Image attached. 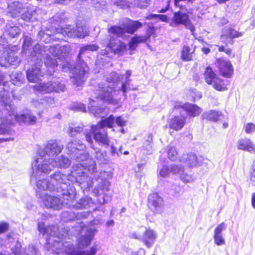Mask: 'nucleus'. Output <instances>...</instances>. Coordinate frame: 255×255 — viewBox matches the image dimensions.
<instances>
[{
	"label": "nucleus",
	"mask_w": 255,
	"mask_h": 255,
	"mask_svg": "<svg viewBox=\"0 0 255 255\" xmlns=\"http://www.w3.org/2000/svg\"><path fill=\"white\" fill-rule=\"evenodd\" d=\"M68 53L69 48L65 46H45L38 43L34 46L31 55L33 60H37L36 63L41 65L44 59L45 65L48 67V72L52 75L56 68L60 65L58 62L62 61Z\"/></svg>",
	"instance_id": "f257e3e1"
},
{
	"label": "nucleus",
	"mask_w": 255,
	"mask_h": 255,
	"mask_svg": "<svg viewBox=\"0 0 255 255\" xmlns=\"http://www.w3.org/2000/svg\"><path fill=\"white\" fill-rule=\"evenodd\" d=\"M38 228L39 232L43 235H47L48 236L46 242L48 245H52V248H55L56 253L60 255L64 252L66 255H95L98 249L97 245L93 246L90 251L80 252L78 251L73 245L69 242L62 243L60 241V237L57 238L56 231L57 228L55 226L45 227L43 222H39L38 224Z\"/></svg>",
	"instance_id": "f03ea898"
},
{
	"label": "nucleus",
	"mask_w": 255,
	"mask_h": 255,
	"mask_svg": "<svg viewBox=\"0 0 255 255\" xmlns=\"http://www.w3.org/2000/svg\"><path fill=\"white\" fill-rule=\"evenodd\" d=\"M82 164L74 165L72 166L71 173L68 175L63 174L60 171L55 172L50 175V182L56 188L63 187L68 189L70 186H73L70 182L78 183L79 184L87 183V186L91 185V177L85 176V171H83Z\"/></svg>",
	"instance_id": "7ed1b4c3"
},
{
	"label": "nucleus",
	"mask_w": 255,
	"mask_h": 255,
	"mask_svg": "<svg viewBox=\"0 0 255 255\" xmlns=\"http://www.w3.org/2000/svg\"><path fill=\"white\" fill-rule=\"evenodd\" d=\"M61 195L56 196L48 194H42L37 192V197L41 200L44 206L47 209L53 210H60L63 207L71 208L73 200L76 198V189L74 186H70L68 189L62 187L57 188L56 191Z\"/></svg>",
	"instance_id": "20e7f679"
},
{
	"label": "nucleus",
	"mask_w": 255,
	"mask_h": 255,
	"mask_svg": "<svg viewBox=\"0 0 255 255\" xmlns=\"http://www.w3.org/2000/svg\"><path fill=\"white\" fill-rule=\"evenodd\" d=\"M98 48L99 46L96 44H88L81 47L78 54L77 65L73 68L68 62L62 64L61 68L63 71L71 72L70 80L74 84L77 86L81 85L87 77L89 68L86 63L83 60L82 55L89 51H96Z\"/></svg>",
	"instance_id": "39448f33"
},
{
	"label": "nucleus",
	"mask_w": 255,
	"mask_h": 255,
	"mask_svg": "<svg viewBox=\"0 0 255 255\" xmlns=\"http://www.w3.org/2000/svg\"><path fill=\"white\" fill-rule=\"evenodd\" d=\"M3 97L1 98V101L4 104V105H2V109L0 110L1 118H2V115L4 113L5 114H8V116L3 118L2 122L5 123V127L8 126L11 129L10 126L13 125L14 120L18 122L20 124H24L25 125H34L36 122L37 118L34 116L30 111H28L25 113L18 115L17 113L15 111V107L14 105L12 104L11 102H8V101H5ZM11 134L12 135L13 131L12 129Z\"/></svg>",
	"instance_id": "423d86ee"
},
{
	"label": "nucleus",
	"mask_w": 255,
	"mask_h": 255,
	"mask_svg": "<svg viewBox=\"0 0 255 255\" xmlns=\"http://www.w3.org/2000/svg\"><path fill=\"white\" fill-rule=\"evenodd\" d=\"M114 117L110 115L108 118L101 120L96 125L91 126V131L85 134L86 140L92 143V136L96 141L102 145L108 147L110 146V140L108 136L107 131L104 128L105 127L112 128L114 125Z\"/></svg>",
	"instance_id": "0eeeda50"
},
{
	"label": "nucleus",
	"mask_w": 255,
	"mask_h": 255,
	"mask_svg": "<svg viewBox=\"0 0 255 255\" xmlns=\"http://www.w3.org/2000/svg\"><path fill=\"white\" fill-rule=\"evenodd\" d=\"M53 163V158L40 155L39 153L37 158L32 163V173L31 176V181H36L39 173H49L55 168Z\"/></svg>",
	"instance_id": "6e6552de"
},
{
	"label": "nucleus",
	"mask_w": 255,
	"mask_h": 255,
	"mask_svg": "<svg viewBox=\"0 0 255 255\" xmlns=\"http://www.w3.org/2000/svg\"><path fill=\"white\" fill-rule=\"evenodd\" d=\"M85 148V145L77 139L69 141L66 147L67 153L70 158L78 162L84 161L89 158V154Z\"/></svg>",
	"instance_id": "1a4fd4ad"
},
{
	"label": "nucleus",
	"mask_w": 255,
	"mask_h": 255,
	"mask_svg": "<svg viewBox=\"0 0 255 255\" xmlns=\"http://www.w3.org/2000/svg\"><path fill=\"white\" fill-rule=\"evenodd\" d=\"M109 33V35L107 36L106 39L102 41V43L106 45L107 48L102 50L101 54L103 55L110 57L109 50L118 54L123 52L126 49V45L119 39L115 38V36L118 37L117 35Z\"/></svg>",
	"instance_id": "9d476101"
},
{
	"label": "nucleus",
	"mask_w": 255,
	"mask_h": 255,
	"mask_svg": "<svg viewBox=\"0 0 255 255\" xmlns=\"http://www.w3.org/2000/svg\"><path fill=\"white\" fill-rule=\"evenodd\" d=\"M142 26V23L139 21L129 20L128 22L125 24L123 27L116 25L111 26L110 27H108V31L117 36H122L126 33L133 34Z\"/></svg>",
	"instance_id": "9b49d317"
},
{
	"label": "nucleus",
	"mask_w": 255,
	"mask_h": 255,
	"mask_svg": "<svg viewBox=\"0 0 255 255\" xmlns=\"http://www.w3.org/2000/svg\"><path fill=\"white\" fill-rule=\"evenodd\" d=\"M55 32L56 35L61 34L71 38H84L87 35L86 27L81 22L76 23L75 27L72 25H68L65 28L58 27Z\"/></svg>",
	"instance_id": "f8f14e48"
},
{
	"label": "nucleus",
	"mask_w": 255,
	"mask_h": 255,
	"mask_svg": "<svg viewBox=\"0 0 255 255\" xmlns=\"http://www.w3.org/2000/svg\"><path fill=\"white\" fill-rule=\"evenodd\" d=\"M115 86V83L112 80L111 81L107 80L106 82L99 84V89L97 90L98 97L113 104L117 103V101L114 98L115 92L113 89Z\"/></svg>",
	"instance_id": "ddd939ff"
},
{
	"label": "nucleus",
	"mask_w": 255,
	"mask_h": 255,
	"mask_svg": "<svg viewBox=\"0 0 255 255\" xmlns=\"http://www.w3.org/2000/svg\"><path fill=\"white\" fill-rule=\"evenodd\" d=\"M65 83L61 80L50 81L46 83H40L34 86L35 90L46 93L52 92H63L65 90Z\"/></svg>",
	"instance_id": "4468645a"
},
{
	"label": "nucleus",
	"mask_w": 255,
	"mask_h": 255,
	"mask_svg": "<svg viewBox=\"0 0 255 255\" xmlns=\"http://www.w3.org/2000/svg\"><path fill=\"white\" fill-rule=\"evenodd\" d=\"M63 149V145L60 140L52 139L46 143L40 153V155L54 158L62 152Z\"/></svg>",
	"instance_id": "2eb2a0df"
},
{
	"label": "nucleus",
	"mask_w": 255,
	"mask_h": 255,
	"mask_svg": "<svg viewBox=\"0 0 255 255\" xmlns=\"http://www.w3.org/2000/svg\"><path fill=\"white\" fill-rule=\"evenodd\" d=\"M20 60L17 53L7 48L3 47L0 43V64L5 65L6 63L17 66Z\"/></svg>",
	"instance_id": "dca6fc26"
},
{
	"label": "nucleus",
	"mask_w": 255,
	"mask_h": 255,
	"mask_svg": "<svg viewBox=\"0 0 255 255\" xmlns=\"http://www.w3.org/2000/svg\"><path fill=\"white\" fill-rule=\"evenodd\" d=\"M204 76L206 83L213 85V87L216 90L220 91H224L227 90L223 81L218 77L217 75L210 67L206 68Z\"/></svg>",
	"instance_id": "f3484780"
},
{
	"label": "nucleus",
	"mask_w": 255,
	"mask_h": 255,
	"mask_svg": "<svg viewBox=\"0 0 255 255\" xmlns=\"http://www.w3.org/2000/svg\"><path fill=\"white\" fill-rule=\"evenodd\" d=\"M130 237L142 241L148 248H150L154 243L157 235L153 230L148 229L145 231L143 235L136 232L131 233Z\"/></svg>",
	"instance_id": "a211bd4d"
},
{
	"label": "nucleus",
	"mask_w": 255,
	"mask_h": 255,
	"mask_svg": "<svg viewBox=\"0 0 255 255\" xmlns=\"http://www.w3.org/2000/svg\"><path fill=\"white\" fill-rule=\"evenodd\" d=\"M163 199L157 193H153L148 197L147 206L155 214H160L164 209Z\"/></svg>",
	"instance_id": "6ab92c4d"
},
{
	"label": "nucleus",
	"mask_w": 255,
	"mask_h": 255,
	"mask_svg": "<svg viewBox=\"0 0 255 255\" xmlns=\"http://www.w3.org/2000/svg\"><path fill=\"white\" fill-rule=\"evenodd\" d=\"M39 10L35 6L27 5L20 15V18L25 22H32L37 21L38 19Z\"/></svg>",
	"instance_id": "aec40b11"
},
{
	"label": "nucleus",
	"mask_w": 255,
	"mask_h": 255,
	"mask_svg": "<svg viewBox=\"0 0 255 255\" xmlns=\"http://www.w3.org/2000/svg\"><path fill=\"white\" fill-rule=\"evenodd\" d=\"M242 33L238 32L231 27H225L223 29V32L221 36V42L225 43L226 46L228 44L232 45L234 43L233 39L241 36Z\"/></svg>",
	"instance_id": "412c9836"
},
{
	"label": "nucleus",
	"mask_w": 255,
	"mask_h": 255,
	"mask_svg": "<svg viewBox=\"0 0 255 255\" xmlns=\"http://www.w3.org/2000/svg\"><path fill=\"white\" fill-rule=\"evenodd\" d=\"M175 109H180V112L181 114L182 111H185L191 117H195L198 116L202 112L201 109L195 104H192L188 103L182 105H176L174 106Z\"/></svg>",
	"instance_id": "4be33fe9"
},
{
	"label": "nucleus",
	"mask_w": 255,
	"mask_h": 255,
	"mask_svg": "<svg viewBox=\"0 0 255 255\" xmlns=\"http://www.w3.org/2000/svg\"><path fill=\"white\" fill-rule=\"evenodd\" d=\"M220 73L225 77L230 78L233 73V68L231 62L224 59H218L217 62Z\"/></svg>",
	"instance_id": "5701e85b"
},
{
	"label": "nucleus",
	"mask_w": 255,
	"mask_h": 255,
	"mask_svg": "<svg viewBox=\"0 0 255 255\" xmlns=\"http://www.w3.org/2000/svg\"><path fill=\"white\" fill-rule=\"evenodd\" d=\"M37 178L36 181H33L32 182L31 181V183L34 182L36 183V186L37 188V190H36V196H37V192H39L41 194H47V193H45L46 190H49L50 191H55L57 188H56L53 185H52L50 181L47 179H43V180H39L37 181Z\"/></svg>",
	"instance_id": "b1692460"
},
{
	"label": "nucleus",
	"mask_w": 255,
	"mask_h": 255,
	"mask_svg": "<svg viewBox=\"0 0 255 255\" xmlns=\"http://www.w3.org/2000/svg\"><path fill=\"white\" fill-rule=\"evenodd\" d=\"M41 66V64L36 63L34 67L27 71V78L29 82L36 83L40 80V77L42 76Z\"/></svg>",
	"instance_id": "393cba45"
},
{
	"label": "nucleus",
	"mask_w": 255,
	"mask_h": 255,
	"mask_svg": "<svg viewBox=\"0 0 255 255\" xmlns=\"http://www.w3.org/2000/svg\"><path fill=\"white\" fill-rule=\"evenodd\" d=\"M25 8L22 3L19 1H14L8 5V15L13 17L19 16Z\"/></svg>",
	"instance_id": "a878e982"
},
{
	"label": "nucleus",
	"mask_w": 255,
	"mask_h": 255,
	"mask_svg": "<svg viewBox=\"0 0 255 255\" xmlns=\"http://www.w3.org/2000/svg\"><path fill=\"white\" fill-rule=\"evenodd\" d=\"M96 230L95 229L87 230L84 235L81 236L78 239V246L80 248H85L90 245Z\"/></svg>",
	"instance_id": "bb28decb"
},
{
	"label": "nucleus",
	"mask_w": 255,
	"mask_h": 255,
	"mask_svg": "<svg viewBox=\"0 0 255 255\" xmlns=\"http://www.w3.org/2000/svg\"><path fill=\"white\" fill-rule=\"evenodd\" d=\"M188 15L181 11L175 12L173 13V16L169 23L170 26L175 27L179 24H183L186 20H188Z\"/></svg>",
	"instance_id": "cd10ccee"
},
{
	"label": "nucleus",
	"mask_w": 255,
	"mask_h": 255,
	"mask_svg": "<svg viewBox=\"0 0 255 255\" xmlns=\"http://www.w3.org/2000/svg\"><path fill=\"white\" fill-rule=\"evenodd\" d=\"M237 147L239 149L255 153V144L249 138L240 139L238 141Z\"/></svg>",
	"instance_id": "c85d7f7f"
},
{
	"label": "nucleus",
	"mask_w": 255,
	"mask_h": 255,
	"mask_svg": "<svg viewBox=\"0 0 255 255\" xmlns=\"http://www.w3.org/2000/svg\"><path fill=\"white\" fill-rule=\"evenodd\" d=\"M182 171V166L176 165H171L170 166L163 165L159 170V175L162 177H167L170 173L173 174H180Z\"/></svg>",
	"instance_id": "c756f323"
},
{
	"label": "nucleus",
	"mask_w": 255,
	"mask_h": 255,
	"mask_svg": "<svg viewBox=\"0 0 255 255\" xmlns=\"http://www.w3.org/2000/svg\"><path fill=\"white\" fill-rule=\"evenodd\" d=\"M186 123V118L183 116H175L169 121L170 128L176 131L181 129Z\"/></svg>",
	"instance_id": "7c9ffc66"
},
{
	"label": "nucleus",
	"mask_w": 255,
	"mask_h": 255,
	"mask_svg": "<svg viewBox=\"0 0 255 255\" xmlns=\"http://www.w3.org/2000/svg\"><path fill=\"white\" fill-rule=\"evenodd\" d=\"M75 200V199L73 200L71 207L75 209H86L94 204L92 199L87 196L81 198L78 202L74 204Z\"/></svg>",
	"instance_id": "2f4dec72"
},
{
	"label": "nucleus",
	"mask_w": 255,
	"mask_h": 255,
	"mask_svg": "<svg viewBox=\"0 0 255 255\" xmlns=\"http://www.w3.org/2000/svg\"><path fill=\"white\" fill-rule=\"evenodd\" d=\"M180 161L184 163L189 167H195L198 164L197 156L193 153L183 154L180 157Z\"/></svg>",
	"instance_id": "473e14b6"
},
{
	"label": "nucleus",
	"mask_w": 255,
	"mask_h": 255,
	"mask_svg": "<svg viewBox=\"0 0 255 255\" xmlns=\"http://www.w3.org/2000/svg\"><path fill=\"white\" fill-rule=\"evenodd\" d=\"M82 164L83 166V171H85V175L88 176L89 177H93L94 174L97 173L96 163L95 160L93 159H90L88 163H86V165H85L83 163H78V164Z\"/></svg>",
	"instance_id": "72a5a7b5"
},
{
	"label": "nucleus",
	"mask_w": 255,
	"mask_h": 255,
	"mask_svg": "<svg viewBox=\"0 0 255 255\" xmlns=\"http://www.w3.org/2000/svg\"><path fill=\"white\" fill-rule=\"evenodd\" d=\"M54 99L52 97H44L40 100H33V105L35 107L41 108L42 107L46 108L50 107L54 104Z\"/></svg>",
	"instance_id": "f704fd0d"
},
{
	"label": "nucleus",
	"mask_w": 255,
	"mask_h": 255,
	"mask_svg": "<svg viewBox=\"0 0 255 255\" xmlns=\"http://www.w3.org/2000/svg\"><path fill=\"white\" fill-rule=\"evenodd\" d=\"M53 164L55 167L66 168L70 165V161L67 157L61 155L58 158H54Z\"/></svg>",
	"instance_id": "c9c22d12"
},
{
	"label": "nucleus",
	"mask_w": 255,
	"mask_h": 255,
	"mask_svg": "<svg viewBox=\"0 0 255 255\" xmlns=\"http://www.w3.org/2000/svg\"><path fill=\"white\" fill-rule=\"evenodd\" d=\"M194 51L195 47L192 48L189 46H184L181 51V59L185 61L191 60Z\"/></svg>",
	"instance_id": "e433bc0d"
},
{
	"label": "nucleus",
	"mask_w": 255,
	"mask_h": 255,
	"mask_svg": "<svg viewBox=\"0 0 255 255\" xmlns=\"http://www.w3.org/2000/svg\"><path fill=\"white\" fill-rule=\"evenodd\" d=\"M146 42L145 37L139 35H135L131 38L128 43L129 49L131 50H134L137 47L139 43Z\"/></svg>",
	"instance_id": "4c0bfd02"
},
{
	"label": "nucleus",
	"mask_w": 255,
	"mask_h": 255,
	"mask_svg": "<svg viewBox=\"0 0 255 255\" xmlns=\"http://www.w3.org/2000/svg\"><path fill=\"white\" fill-rule=\"evenodd\" d=\"M221 116V112L215 110H211L203 113L202 117L203 119H205L207 120L217 122L219 119V117Z\"/></svg>",
	"instance_id": "58836bf2"
},
{
	"label": "nucleus",
	"mask_w": 255,
	"mask_h": 255,
	"mask_svg": "<svg viewBox=\"0 0 255 255\" xmlns=\"http://www.w3.org/2000/svg\"><path fill=\"white\" fill-rule=\"evenodd\" d=\"M113 176V174H112V172H111V171H104L103 172H101L99 174V175H98L97 176H96L95 175V174H94V175H93V177H90L91 178V185L90 186H87V183H84V184H85L84 185V187H90L91 186H92V184H93V180L94 179H95V180H97L99 178H101L102 180H106L107 179H110Z\"/></svg>",
	"instance_id": "ea45409f"
},
{
	"label": "nucleus",
	"mask_w": 255,
	"mask_h": 255,
	"mask_svg": "<svg viewBox=\"0 0 255 255\" xmlns=\"http://www.w3.org/2000/svg\"><path fill=\"white\" fill-rule=\"evenodd\" d=\"M5 32L11 37H15L20 33V29L12 23H8L5 27Z\"/></svg>",
	"instance_id": "a19ab883"
},
{
	"label": "nucleus",
	"mask_w": 255,
	"mask_h": 255,
	"mask_svg": "<svg viewBox=\"0 0 255 255\" xmlns=\"http://www.w3.org/2000/svg\"><path fill=\"white\" fill-rule=\"evenodd\" d=\"M91 147L95 150V158L98 160L100 164H107L108 163V160L107 158V154L105 151H102L100 149Z\"/></svg>",
	"instance_id": "79ce46f5"
},
{
	"label": "nucleus",
	"mask_w": 255,
	"mask_h": 255,
	"mask_svg": "<svg viewBox=\"0 0 255 255\" xmlns=\"http://www.w3.org/2000/svg\"><path fill=\"white\" fill-rule=\"evenodd\" d=\"M8 83H9L8 82L3 81V75H0V85L1 84H2V85L3 86V90H4V93L2 95H0V110H1V109H2V105H4V104L3 103V102L1 100L2 97H3V96H4L5 98H3V99L5 101H6V100H7L8 102H10L9 97H8V94H7L8 89L6 88V86H7V85Z\"/></svg>",
	"instance_id": "37998d69"
},
{
	"label": "nucleus",
	"mask_w": 255,
	"mask_h": 255,
	"mask_svg": "<svg viewBox=\"0 0 255 255\" xmlns=\"http://www.w3.org/2000/svg\"><path fill=\"white\" fill-rule=\"evenodd\" d=\"M11 134V130L9 127L7 126L5 127V123L4 122H2L0 124V134ZM13 138H0V143H1L3 141H8L10 140H13Z\"/></svg>",
	"instance_id": "c03bdc74"
},
{
	"label": "nucleus",
	"mask_w": 255,
	"mask_h": 255,
	"mask_svg": "<svg viewBox=\"0 0 255 255\" xmlns=\"http://www.w3.org/2000/svg\"><path fill=\"white\" fill-rule=\"evenodd\" d=\"M88 108L90 113L94 114L95 117H104V114H102L104 111L103 108L94 106L91 102H90L88 104Z\"/></svg>",
	"instance_id": "a18cd8bd"
},
{
	"label": "nucleus",
	"mask_w": 255,
	"mask_h": 255,
	"mask_svg": "<svg viewBox=\"0 0 255 255\" xmlns=\"http://www.w3.org/2000/svg\"><path fill=\"white\" fill-rule=\"evenodd\" d=\"M32 39L27 35L23 36L22 51L27 53L26 51L29 49L32 44Z\"/></svg>",
	"instance_id": "49530a36"
},
{
	"label": "nucleus",
	"mask_w": 255,
	"mask_h": 255,
	"mask_svg": "<svg viewBox=\"0 0 255 255\" xmlns=\"http://www.w3.org/2000/svg\"><path fill=\"white\" fill-rule=\"evenodd\" d=\"M62 219L64 222L74 221L77 219V213L73 212H64L62 214Z\"/></svg>",
	"instance_id": "de8ad7c7"
},
{
	"label": "nucleus",
	"mask_w": 255,
	"mask_h": 255,
	"mask_svg": "<svg viewBox=\"0 0 255 255\" xmlns=\"http://www.w3.org/2000/svg\"><path fill=\"white\" fill-rule=\"evenodd\" d=\"M152 137L151 135H149L143 143V147L146 150L145 153L150 154L152 151Z\"/></svg>",
	"instance_id": "09e8293b"
},
{
	"label": "nucleus",
	"mask_w": 255,
	"mask_h": 255,
	"mask_svg": "<svg viewBox=\"0 0 255 255\" xmlns=\"http://www.w3.org/2000/svg\"><path fill=\"white\" fill-rule=\"evenodd\" d=\"M167 155L168 158L172 161H175L177 157V151L175 147L172 144L168 146Z\"/></svg>",
	"instance_id": "8fccbe9b"
},
{
	"label": "nucleus",
	"mask_w": 255,
	"mask_h": 255,
	"mask_svg": "<svg viewBox=\"0 0 255 255\" xmlns=\"http://www.w3.org/2000/svg\"><path fill=\"white\" fill-rule=\"evenodd\" d=\"M88 1L91 6L98 10L102 8L106 3V0H88Z\"/></svg>",
	"instance_id": "3c124183"
},
{
	"label": "nucleus",
	"mask_w": 255,
	"mask_h": 255,
	"mask_svg": "<svg viewBox=\"0 0 255 255\" xmlns=\"http://www.w3.org/2000/svg\"><path fill=\"white\" fill-rule=\"evenodd\" d=\"M150 0H134V4L139 8H146L150 4Z\"/></svg>",
	"instance_id": "603ef678"
},
{
	"label": "nucleus",
	"mask_w": 255,
	"mask_h": 255,
	"mask_svg": "<svg viewBox=\"0 0 255 255\" xmlns=\"http://www.w3.org/2000/svg\"><path fill=\"white\" fill-rule=\"evenodd\" d=\"M180 176L181 180L184 183H190L194 181V178L191 175L188 174L183 172V168L182 167V171L178 174Z\"/></svg>",
	"instance_id": "864d4df0"
},
{
	"label": "nucleus",
	"mask_w": 255,
	"mask_h": 255,
	"mask_svg": "<svg viewBox=\"0 0 255 255\" xmlns=\"http://www.w3.org/2000/svg\"><path fill=\"white\" fill-rule=\"evenodd\" d=\"M130 80H125V81L122 82L121 90L122 91L124 95H125L126 92L129 90H132L133 88L131 87V85L130 84Z\"/></svg>",
	"instance_id": "5fc2aeb1"
},
{
	"label": "nucleus",
	"mask_w": 255,
	"mask_h": 255,
	"mask_svg": "<svg viewBox=\"0 0 255 255\" xmlns=\"http://www.w3.org/2000/svg\"><path fill=\"white\" fill-rule=\"evenodd\" d=\"M214 240L215 243L218 246H222L225 244V241L222 235L214 234Z\"/></svg>",
	"instance_id": "6e6d98bb"
},
{
	"label": "nucleus",
	"mask_w": 255,
	"mask_h": 255,
	"mask_svg": "<svg viewBox=\"0 0 255 255\" xmlns=\"http://www.w3.org/2000/svg\"><path fill=\"white\" fill-rule=\"evenodd\" d=\"M244 128L247 133H253L255 131V125L252 123H248L245 125Z\"/></svg>",
	"instance_id": "4d7b16f0"
},
{
	"label": "nucleus",
	"mask_w": 255,
	"mask_h": 255,
	"mask_svg": "<svg viewBox=\"0 0 255 255\" xmlns=\"http://www.w3.org/2000/svg\"><path fill=\"white\" fill-rule=\"evenodd\" d=\"M110 145L111 146L110 153L112 156H114L116 155L118 156L120 153H123L121 146H120L119 150H118L117 147H115L113 144H110Z\"/></svg>",
	"instance_id": "13d9d810"
},
{
	"label": "nucleus",
	"mask_w": 255,
	"mask_h": 255,
	"mask_svg": "<svg viewBox=\"0 0 255 255\" xmlns=\"http://www.w3.org/2000/svg\"><path fill=\"white\" fill-rule=\"evenodd\" d=\"M12 251L14 255H28L27 254L22 253L20 243L18 242H17L14 249H12Z\"/></svg>",
	"instance_id": "bf43d9fd"
},
{
	"label": "nucleus",
	"mask_w": 255,
	"mask_h": 255,
	"mask_svg": "<svg viewBox=\"0 0 255 255\" xmlns=\"http://www.w3.org/2000/svg\"><path fill=\"white\" fill-rule=\"evenodd\" d=\"M53 20L57 23H61L64 21L65 19L64 12H60L55 14L53 17Z\"/></svg>",
	"instance_id": "052dcab7"
},
{
	"label": "nucleus",
	"mask_w": 255,
	"mask_h": 255,
	"mask_svg": "<svg viewBox=\"0 0 255 255\" xmlns=\"http://www.w3.org/2000/svg\"><path fill=\"white\" fill-rule=\"evenodd\" d=\"M227 228V225L224 223H222L218 225L214 230L215 234L222 235V233L223 231L225 230Z\"/></svg>",
	"instance_id": "680f3d73"
},
{
	"label": "nucleus",
	"mask_w": 255,
	"mask_h": 255,
	"mask_svg": "<svg viewBox=\"0 0 255 255\" xmlns=\"http://www.w3.org/2000/svg\"><path fill=\"white\" fill-rule=\"evenodd\" d=\"M71 109L78 111L84 112L86 111V106L82 103H75L72 107Z\"/></svg>",
	"instance_id": "e2e57ef3"
},
{
	"label": "nucleus",
	"mask_w": 255,
	"mask_h": 255,
	"mask_svg": "<svg viewBox=\"0 0 255 255\" xmlns=\"http://www.w3.org/2000/svg\"><path fill=\"white\" fill-rule=\"evenodd\" d=\"M82 130V128L81 127H75V128H69V133L70 134V136L71 137H73L75 136L77 134L79 133Z\"/></svg>",
	"instance_id": "0e129e2a"
},
{
	"label": "nucleus",
	"mask_w": 255,
	"mask_h": 255,
	"mask_svg": "<svg viewBox=\"0 0 255 255\" xmlns=\"http://www.w3.org/2000/svg\"><path fill=\"white\" fill-rule=\"evenodd\" d=\"M115 4L121 8H126L129 5V2L128 0H118L115 2Z\"/></svg>",
	"instance_id": "69168bd1"
},
{
	"label": "nucleus",
	"mask_w": 255,
	"mask_h": 255,
	"mask_svg": "<svg viewBox=\"0 0 255 255\" xmlns=\"http://www.w3.org/2000/svg\"><path fill=\"white\" fill-rule=\"evenodd\" d=\"M155 32V30L153 26H149L146 30V35L144 36H141L142 37H145L146 38V41L148 40L150 37L153 35Z\"/></svg>",
	"instance_id": "338daca9"
},
{
	"label": "nucleus",
	"mask_w": 255,
	"mask_h": 255,
	"mask_svg": "<svg viewBox=\"0 0 255 255\" xmlns=\"http://www.w3.org/2000/svg\"><path fill=\"white\" fill-rule=\"evenodd\" d=\"M183 25H184L186 28L190 29L192 33V34L194 35L195 27L193 26V25L191 23L189 18H188V20H186V22H185V23H184Z\"/></svg>",
	"instance_id": "774afa93"
}]
</instances>
